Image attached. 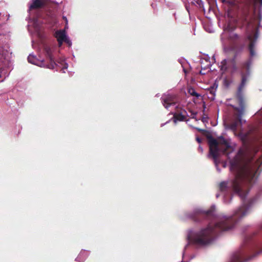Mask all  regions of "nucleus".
Listing matches in <instances>:
<instances>
[{"instance_id":"7","label":"nucleus","mask_w":262,"mask_h":262,"mask_svg":"<svg viewBox=\"0 0 262 262\" xmlns=\"http://www.w3.org/2000/svg\"><path fill=\"white\" fill-rule=\"evenodd\" d=\"M45 4V2L44 0H32V3L29 7V13H31L32 10L40 8L43 6Z\"/></svg>"},{"instance_id":"23","label":"nucleus","mask_w":262,"mask_h":262,"mask_svg":"<svg viewBox=\"0 0 262 262\" xmlns=\"http://www.w3.org/2000/svg\"><path fill=\"white\" fill-rule=\"evenodd\" d=\"M63 18L65 20L66 23H68V19L66 17L63 16Z\"/></svg>"},{"instance_id":"26","label":"nucleus","mask_w":262,"mask_h":262,"mask_svg":"<svg viewBox=\"0 0 262 262\" xmlns=\"http://www.w3.org/2000/svg\"><path fill=\"white\" fill-rule=\"evenodd\" d=\"M259 163H260V164H262V161H261V160H259V161L258 162Z\"/></svg>"},{"instance_id":"10","label":"nucleus","mask_w":262,"mask_h":262,"mask_svg":"<svg viewBox=\"0 0 262 262\" xmlns=\"http://www.w3.org/2000/svg\"><path fill=\"white\" fill-rule=\"evenodd\" d=\"M184 119L185 116L182 115L181 114H174L173 116V121L175 123H176L177 121H183Z\"/></svg>"},{"instance_id":"1","label":"nucleus","mask_w":262,"mask_h":262,"mask_svg":"<svg viewBox=\"0 0 262 262\" xmlns=\"http://www.w3.org/2000/svg\"><path fill=\"white\" fill-rule=\"evenodd\" d=\"M218 139L219 141L212 138L209 139L210 155L213 157L217 168V159L220 147L224 148V151L226 152L230 160V170L237 173L232 186L234 191L244 200L248 193L250 184L255 181L258 175V168L252 163H245L246 157L242 151L235 152V145L232 144L230 140L222 136L219 137Z\"/></svg>"},{"instance_id":"8","label":"nucleus","mask_w":262,"mask_h":262,"mask_svg":"<svg viewBox=\"0 0 262 262\" xmlns=\"http://www.w3.org/2000/svg\"><path fill=\"white\" fill-rule=\"evenodd\" d=\"M243 254L241 251L235 252L231 256L230 262H244L243 260ZM246 259L245 261H247Z\"/></svg>"},{"instance_id":"27","label":"nucleus","mask_w":262,"mask_h":262,"mask_svg":"<svg viewBox=\"0 0 262 262\" xmlns=\"http://www.w3.org/2000/svg\"><path fill=\"white\" fill-rule=\"evenodd\" d=\"M219 195H220L219 194H216V198H218L219 196Z\"/></svg>"},{"instance_id":"6","label":"nucleus","mask_w":262,"mask_h":262,"mask_svg":"<svg viewBox=\"0 0 262 262\" xmlns=\"http://www.w3.org/2000/svg\"><path fill=\"white\" fill-rule=\"evenodd\" d=\"M175 99L176 96L170 94H165L162 97L163 104L166 109L173 104Z\"/></svg>"},{"instance_id":"9","label":"nucleus","mask_w":262,"mask_h":262,"mask_svg":"<svg viewBox=\"0 0 262 262\" xmlns=\"http://www.w3.org/2000/svg\"><path fill=\"white\" fill-rule=\"evenodd\" d=\"M247 38L248 40L250 41V45H249V50L250 52L251 55L252 56H253L255 55V53L254 50V41L256 40V39L258 38V35L257 34L255 35L254 36V40H253L252 39V34L248 35Z\"/></svg>"},{"instance_id":"19","label":"nucleus","mask_w":262,"mask_h":262,"mask_svg":"<svg viewBox=\"0 0 262 262\" xmlns=\"http://www.w3.org/2000/svg\"><path fill=\"white\" fill-rule=\"evenodd\" d=\"M202 121H203L204 123H205V122H207V117H203V118H202Z\"/></svg>"},{"instance_id":"3","label":"nucleus","mask_w":262,"mask_h":262,"mask_svg":"<svg viewBox=\"0 0 262 262\" xmlns=\"http://www.w3.org/2000/svg\"><path fill=\"white\" fill-rule=\"evenodd\" d=\"M45 51L50 59V63L49 64L46 65L43 62V59H39L36 56L31 54L29 55V56L28 57V61L32 64L36 65L40 67H46L48 69H53L55 68L56 64L54 62L53 58L51 57L50 55L51 49L49 47H45Z\"/></svg>"},{"instance_id":"30","label":"nucleus","mask_w":262,"mask_h":262,"mask_svg":"<svg viewBox=\"0 0 262 262\" xmlns=\"http://www.w3.org/2000/svg\"><path fill=\"white\" fill-rule=\"evenodd\" d=\"M210 211H208L207 212V213H210Z\"/></svg>"},{"instance_id":"17","label":"nucleus","mask_w":262,"mask_h":262,"mask_svg":"<svg viewBox=\"0 0 262 262\" xmlns=\"http://www.w3.org/2000/svg\"><path fill=\"white\" fill-rule=\"evenodd\" d=\"M227 187V183L225 182H221L220 184V189L221 191H225Z\"/></svg>"},{"instance_id":"2","label":"nucleus","mask_w":262,"mask_h":262,"mask_svg":"<svg viewBox=\"0 0 262 262\" xmlns=\"http://www.w3.org/2000/svg\"><path fill=\"white\" fill-rule=\"evenodd\" d=\"M230 223L229 217L221 216L214 227L209 225L206 228L201 229L198 232L190 231L187 236V239L190 243L198 245L205 246L211 242V235L215 233L217 229L222 231H227L231 229L228 224Z\"/></svg>"},{"instance_id":"20","label":"nucleus","mask_w":262,"mask_h":262,"mask_svg":"<svg viewBox=\"0 0 262 262\" xmlns=\"http://www.w3.org/2000/svg\"><path fill=\"white\" fill-rule=\"evenodd\" d=\"M198 150H199V151L200 152H201V153H202V152H203V148H202L201 146H200L199 147Z\"/></svg>"},{"instance_id":"15","label":"nucleus","mask_w":262,"mask_h":262,"mask_svg":"<svg viewBox=\"0 0 262 262\" xmlns=\"http://www.w3.org/2000/svg\"><path fill=\"white\" fill-rule=\"evenodd\" d=\"M246 213V212L242 208H239L235 213L236 215L241 217L244 216Z\"/></svg>"},{"instance_id":"21","label":"nucleus","mask_w":262,"mask_h":262,"mask_svg":"<svg viewBox=\"0 0 262 262\" xmlns=\"http://www.w3.org/2000/svg\"><path fill=\"white\" fill-rule=\"evenodd\" d=\"M196 141L199 142V143H201V139L200 138H199V137H197L196 138Z\"/></svg>"},{"instance_id":"16","label":"nucleus","mask_w":262,"mask_h":262,"mask_svg":"<svg viewBox=\"0 0 262 262\" xmlns=\"http://www.w3.org/2000/svg\"><path fill=\"white\" fill-rule=\"evenodd\" d=\"M237 125V122H234L232 123L229 126L226 127V128H229L233 131H235L236 129Z\"/></svg>"},{"instance_id":"13","label":"nucleus","mask_w":262,"mask_h":262,"mask_svg":"<svg viewBox=\"0 0 262 262\" xmlns=\"http://www.w3.org/2000/svg\"><path fill=\"white\" fill-rule=\"evenodd\" d=\"M85 251H81L78 257L76 258V260L80 262H83L86 258V256H85Z\"/></svg>"},{"instance_id":"28","label":"nucleus","mask_w":262,"mask_h":262,"mask_svg":"<svg viewBox=\"0 0 262 262\" xmlns=\"http://www.w3.org/2000/svg\"><path fill=\"white\" fill-rule=\"evenodd\" d=\"M200 73L202 74H204V73H203V72H202V71H200Z\"/></svg>"},{"instance_id":"5","label":"nucleus","mask_w":262,"mask_h":262,"mask_svg":"<svg viewBox=\"0 0 262 262\" xmlns=\"http://www.w3.org/2000/svg\"><path fill=\"white\" fill-rule=\"evenodd\" d=\"M220 67L223 73H225L227 70H228L231 73H233L236 70V66L232 60H223L221 62Z\"/></svg>"},{"instance_id":"31","label":"nucleus","mask_w":262,"mask_h":262,"mask_svg":"<svg viewBox=\"0 0 262 262\" xmlns=\"http://www.w3.org/2000/svg\"><path fill=\"white\" fill-rule=\"evenodd\" d=\"M254 256H255V254L253 255L252 257H254Z\"/></svg>"},{"instance_id":"22","label":"nucleus","mask_w":262,"mask_h":262,"mask_svg":"<svg viewBox=\"0 0 262 262\" xmlns=\"http://www.w3.org/2000/svg\"><path fill=\"white\" fill-rule=\"evenodd\" d=\"M63 18L65 20L66 23H68V19L66 17L63 16Z\"/></svg>"},{"instance_id":"24","label":"nucleus","mask_w":262,"mask_h":262,"mask_svg":"<svg viewBox=\"0 0 262 262\" xmlns=\"http://www.w3.org/2000/svg\"><path fill=\"white\" fill-rule=\"evenodd\" d=\"M196 129H197L199 131H200V132H203V131H204V130L202 129H200V128H196Z\"/></svg>"},{"instance_id":"11","label":"nucleus","mask_w":262,"mask_h":262,"mask_svg":"<svg viewBox=\"0 0 262 262\" xmlns=\"http://www.w3.org/2000/svg\"><path fill=\"white\" fill-rule=\"evenodd\" d=\"M188 92L190 95L194 96L197 98L200 96V95L196 93L194 89L193 88H189L188 89Z\"/></svg>"},{"instance_id":"18","label":"nucleus","mask_w":262,"mask_h":262,"mask_svg":"<svg viewBox=\"0 0 262 262\" xmlns=\"http://www.w3.org/2000/svg\"><path fill=\"white\" fill-rule=\"evenodd\" d=\"M68 68V64L67 63H65L64 65L63 66V67H62V70L63 71V73H65V70L67 69Z\"/></svg>"},{"instance_id":"4","label":"nucleus","mask_w":262,"mask_h":262,"mask_svg":"<svg viewBox=\"0 0 262 262\" xmlns=\"http://www.w3.org/2000/svg\"><path fill=\"white\" fill-rule=\"evenodd\" d=\"M55 37L57 39L59 46L60 47L63 42H66L69 46H72V41L66 34L65 30H58L55 32Z\"/></svg>"},{"instance_id":"14","label":"nucleus","mask_w":262,"mask_h":262,"mask_svg":"<svg viewBox=\"0 0 262 262\" xmlns=\"http://www.w3.org/2000/svg\"><path fill=\"white\" fill-rule=\"evenodd\" d=\"M246 81H247L246 77L244 76H242V82L238 88L239 91H241L242 90V89L244 87V86L245 85Z\"/></svg>"},{"instance_id":"29","label":"nucleus","mask_w":262,"mask_h":262,"mask_svg":"<svg viewBox=\"0 0 262 262\" xmlns=\"http://www.w3.org/2000/svg\"><path fill=\"white\" fill-rule=\"evenodd\" d=\"M260 5H262V0H260Z\"/></svg>"},{"instance_id":"12","label":"nucleus","mask_w":262,"mask_h":262,"mask_svg":"<svg viewBox=\"0 0 262 262\" xmlns=\"http://www.w3.org/2000/svg\"><path fill=\"white\" fill-rule=\"evenodd\" d=\"M236 109L237 110H238V112H239V114H238V120H239V121L240 123L242 124L243 123V122H245V121H243L242 120V116L244 114V107H242L241 108H236Z\"/></svg>"},{"instance_id":"25","label":"nucleus","mask_w":262,"mask_h":262,"mask_svg":"<svg viewBox=\"0 0 262 262\" xmlns=\"http://www.w3.org/2000/svg\"><path fill=\"white\" fill-rule=\"evenodd\" d=\"M68 28V23H66V26H65V29Z\"/></svg>"}]
</instances>
